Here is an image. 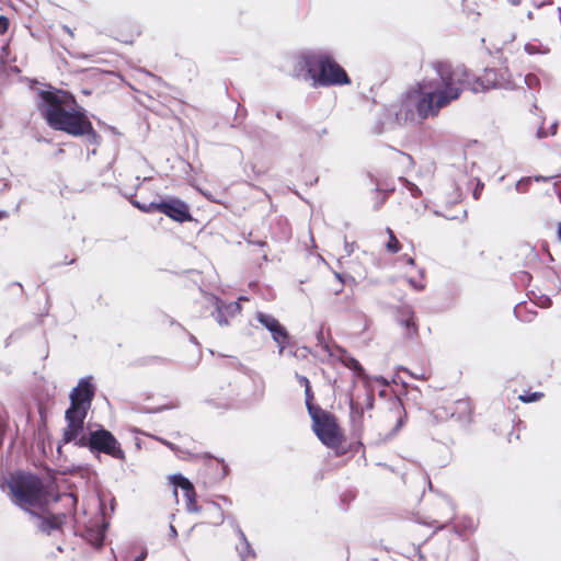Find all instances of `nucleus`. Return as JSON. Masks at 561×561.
Segmentation results:
<instances>
[{"label": "nucleus", "mask_w": 561, "mask_h": 561, "mask_svg": "<svg viewBox=\"0 0 561 561\" xmlns=\"http://www.w3.org/2000/svg\"><path fill=\"white\" fill-rule=\"evenodd\" d=\"M408 264H410V265H414V259L409 257V259H408Z\"/></svg>", "instance_id": "55"}, {"label": "nucleus", "mask_w": 561, "mask_h": 561, "mask_svg": "<svg viewBox=\"0 0 561 561\" xmlns=\"http://www.w3.org/2000/svg\"><path fill=\"white\" fill-rule=\"evenodd\" d=\"M433 69V78L422 80L417 89L402 96L394 114L398 124L421 123L428 117H435L442 108L461 95L466 80L463 66L436 62Z\"/></svg>", "instance_id": "1"}, {"label": "nucleus", "mask_w": 561, "mask_h": 561, "mask_svg": "<svg viewBox=\"0 0 561 561\" xmlns=\"http://www.w3.org/2000/svg\"><path fill=\"white\" fill-rule=\"evenodd\" d=\"M497 76L499 75H496V69L490 68L485 69L481 77L471 80L469 78L468 71L466 70L463 89L467 88L473 93L486 92L491 89H497Z\"/></svg>", "instance_id": "12"}, {"label": "nucleus", "mask_w": 561, "mask_h": 561, "mask_svg": "<svg viewBox=\"0 0 561 561\" xmlns=\"http://www.w3.org/2000/svg\"><path fill=\"white\" fill-rule=\"evenodd\" d=\"M296 378H297V381L305 387H309L310 386V382H309V379L305 376H301L299 374H296Z\"/></svg>", "instance_id": "38"}, {"label": "nucleus", "mask_w": 561, "mask_h": 561, "mask_svg": "<svg viewBox=\"0 0 561 561\" xmlns=\"http://www.w3.org/2000/svg\"><path fill=\"white\" fill-rule=\"evenodd\" d=\"M511 4L517 5L520 3V0H507Z\"/></svg>", "instance_id": "53"}, {"label": "nucleus", "mask_w": 561, "mask_h": 561, "mask_svg": "<svg viewBox=\"0 0 561 561\" xmlns=\"http://www.w3.org/2000/svg\"><path fill=\"white\" fill-rule=\"evenodd\" d=\"M474 561H477V560H474Z\"/></svg>", "instance_id": "61"}, {"label": "nucleus", "mask_w": 561, "mask_h": 561, "mask_svg": "<svg viewBox=\"0 0 561 561\" xmlns=\"http://www.w3.org/2000/svg\"><path fill=\"white\" fill-rule=\"evenodd\" d=\"M78 447H88L92 454L102 453L115 459L125 460V451L115 436L104 427L91 431L89 436H81L77 442Z\"/></svg>", "instance_id": "5"}, {"label": "nucleus", "mask_w": 561, "mask_h": 561, "mask_svg": "<svg viewBox=\"0 0 561 561\" xmlns=\"http://www.w3.org/2000/svg\"><path fill=\"white\" fill-rule=\"evenodd\" d=\"M308 413L312 420V425H316L317 422H320L322 419L323 413H328L327 411H323L320 407H314L312 403L309 405H306Z\"/></svg>", "instance_id": "22"}, {"label": "nucleus", "mask_w": 561, "mask_h": 561, "mask_svg": "<svg viewBox=\"0 0 561 561\" xmlns=\"http://www.w3.org/2000/svg\"><path fill=\"white\" fill-rule=\"evenodd\" d=\"M87 414L80 411H76L75 407H69L66 410L65 419L67 421V427L64 430V443L76 442L82 436L83 424Z\"/></svg>", "instance_id": "10"}, {"label": "nucleus", "mask_w": 561, "mask_h": 561, "mask_svg": "<svg viewBox=\"0 0 561 561\" xmlns=\"http://www.w3.org/2000/svg\"><path fill=\"white\" fill-rule=\"evenodd\" d=\"M255 319L271 333L273 341L278 345V353L283 354L289 341L286 328L275 317L262 311L255 313Z\"/></svg>", "instance_id": "9"}, {"label": "nucleus", "mask_w": 561, "mask_h": 561, "mask_svg": "<svg viewBox=\"0 0 561 561\" xmlns=\"http://www.w3.org/2000/svg\"><path fill=\"white\" fill-rule=\"evenodd\" d=\"M409 283L411 284L412 287H414L417 290H422L424 288L423 284L415 282L413 278H410Z\"/></svg>", "instance_id": "41"}, {"label": "nucleus", "mask_w": 561, "mask_h": 561, "mask_svg": "<svg viewBox=\"0 0 561 561\" xmlns=\"http://www.w3.org/2000/svg\"><path fill=\"white\" fill-rule=\"evenodd\" d=\"M387 232L389 234V241L386 244V248L391 253H397L400 250V242L396 238L393 231L390 228H387Z\"/></svg>", "instance_id": "23"}, {"label": "nucleus", "mask_w": 561, "mask_h": 561, "mask_svg": "<svg viewBox=\"0 0 561 561\" xmlns=\"http://www.w3.org/2000/svg\"><path fill=\"white\" fill-rule=\"evenodd\" d=\"M36 105L48 126L73 137L85 136L91 145H99L101 136L93 129L87 111L78 106L73 94L53 87L37 91Z\"/></svg>", "instance_id": "2"}, {"label": "nucleus", "mask_w": 561, "mask_h": 561, "mask_svg": "<svg viewBox=\"0 0 561 561\" xmlns=\"http://www.w3.org/2000/svg\"><path fill=\"white\" fill-rule=\"evenodd\" d=\"M239 540L240 542L236 546V549L239 553L240 561H247L249 558H255V551L248 541L247 536H244V539Z\"/></svg>", "instance_id": "18"}, {"label": "nucleus", "mask_w": 561, "mask_h": 561, "mask_svg": "<svg viewBox=\"0 0 561 561\" xmlns=\"http://www.w3.org/2000/svg\"><path fill=\"white\" fill-rule=\"evenodd\" d=\"M94 386L91 382L90 377L81 378L78 386L75 387L70 392V405L75 407L76 411L88 414L91 403L94 398Z\"/></svg>", "instance_id": "8"}, {"label": "nucleus", "mask_w": 561, "mask_h": 561, "mask_svg": "<svg viewBox=\"0 0 561 561\" xmlns=\"http://www.w3.org/2000/svg\"><path fill=\"white\" fill-rule=\"evenodd\" d=\"M497 89L514 90L518 87V82L513 78L507 67L496 69Z\"/></svg>", "instance_id": "14"}, {"label": "nucleus", "mask_w": 561, "mask_h": 561, "mask_svg": "<svg viewBox=\"0 0 561 561\" xmlns=\"http://www.w3.org/2000/svg\"><path fill=\"white\" fill-rule=\"evenodd\" d=\"M249 243H252V244H256L259 247H265L266 245V242L265 241H251V240H248Z\"/></svg>", "instance_id": "49"}, {"label": "nucleus", "mask_w": 561, "mask_h": 561, "mask_svg": "<svg viewBox=\"0 0 561 561\" xmlns=\"http://www.w3.org/2000/svg\"><path fill=\"white\" fill-rule=\"evenodd\" d=\"M227 519H228V524L236 531V534L239 537V539H244L245 534L243 533V530L239 526L237 519L234 517H230V516Z\"/></svg>", "instance_id": "31"}, {"label": "nucleus", "mask_w": 561, "mask_h": 561, "mask_svg": "<svg viewBox=\"0 0 561 561\" xmlns=\"http://www.w3.org/2000/svg\"><path fill=\"white\" fill-rule=\"evenodd\" d=\"M524 49H525V51L528 55H534V54H538V53H546V50H541V48L539 46H536L535 44H531V43H527L524 46Z\"/></svg>", "instance_id": "32"}, {"label": "nucleus", "mask_w": 561, "mask_h": 561, "mask_svg": "<svg viewBox=\"0 0 561 561\" xmlns=\"http://www.w3.org/2000/svg\"><path fill=\"white\" fill-rule=\"evenodd\" d=\"M305 396H306V405H309L310 403H312L313 393L311 390V386L305 387Z\"/></svg>", "instance_id": "36"}, {"label": "nucleus", "mask_w": 561, "mask_h": 561, "mask_svg": "<svg viewBox=\"0 0 561 561\" xmlns=\"http://www.w3.org/2000/svg\"><path fill=\"white\" fill-rule=\"evenodd\" d=\"M350 408H351V411L355 410V403L352 399L350 400Z\"/></svg>", "instance_id": "54"}, {"label": "nucleus", "mask_w": 561, "mask_h": 561, "mask_svg": "<svg viewBox=\"0 0 561 561\" xmlns=\"http://www.w3.org/2000/svg\"><path fill=\"white\" fill-rule=\"evenodd\" d=\"M201 513L205 515L207 524L221 525L225 522L224 511L220 505L214 501H207L201 505Z\"/></svg>", "instance_id": "13"}, {"label": "nucleus", "mask_w": 561, "mask_h": 561, "mask_svg": "<svg viewBox=\"0 0 561 561\" xmlns=\"http://www.w3.org/2000/svg\"><path fill=\"white\" fill-rule=\"evenodd\" d=\"M213 305L215 306V311L211 312V316L215 318V320L218 322L220 327H227L229 324V321L227 319V313L224 311V301L213 296L211 297Z\"/></svg>", "instance_id": "16"}, {"label": "nucleus", "mask_w": 561, "mask_h": 561, "mask_svg": "<svg viewBox=\"0 0 561 561\" xmlns=\"http://www.w3.org/2000/svg\"><path fill=\"white\" fill-rule=\"evenodd\" d=\"M312 430L320 442L330 448H335L341 444V435L334 415L323 413L320 422L312 425Z\"/></svg>", "instance_id": "7"}, {"label": "nucleus", "mask_w": 561, "mask_h": 561, "mask_svg": "<svg viewBox=\"0 0 561 561\" xmlns=\"http://www.w3.org/2000/svg\"><path fill=\"white\" fill-rule=\"evenodd\" d=\"M482 188H483V183L478 182V184H477L476 188L473 190V197H474V199H478V198H479V196H480V194H481Z\"/></svg>", "instance_id": "40"}, {"label": "nucleus", "mask_w": 561, "mask_h": 561, "mask_svg": "<svg viewBox=\"0 0 561 561\" xmlns=\"http://www.w3.org/2000/svg\"><path fill=\"white\" fill-rule=\"evenodd\" d=\"M183 492H184V497L186 501V511L188 513H199L201 506L197 505V503H196V493H195L193 484H191V486L185 489Z\"/></svg>", "instance_id": "17"}, {"label": "nucleus", "mask_w": 561, "mask_h": 561, "mask_svg": "<svg viewBox=\"0 0 561 561\" xmlns=\"http://www.w3.org/2000/svg\"><path fill=\"white\" fill-rule=\"evenodd\" d=\"M537 304L542 308H547V307L551 306V299H550V297L542 295V296L538 297Z\"/></svg>", "instance_id": "34"}, {"label": "nucleus", "mask_w": 561, "mask_h": 561, "mask_svg": "<svg viewBox=\"0 0 561 561\" xmlns=\"http://www.w3.org/2000/svg\"><path fill=\"white\" fill-rule=\"evenodd\" d=\"M523 81L530 90L535 89V87L539 84V79L534 73H527L524 77Z\"/></svg>", "instance_id": "29"}, {"label": "nucleus", "mask_w": 561, "mask_h": 561, "mask_svg": "<svg viewBox=\"0 0 561 561\" xmlns=\"http://www.w3.org/2000/svg\"><path fill=\"white\" fill-rule=\"evenodd\" d=\"M291 64V77L313 89L351 84L345 69L325 49H300L294 54Z\"/></svg>", "instance_id": "3"}, {"label": "nucleus", "mask_w": 561, "mask_h": 561, "mask_svg": "<svg viewBox=\"0 0 561 561\" xmlns=\"http://www.w3.org/2000/svg\"><path fill=\"white\" fill-rule=\"evenodd\" d=\"M7 485L12 503L26 513L46 507L49 503V492L36 474L16 471L10 474Z\"/></svg>", "instance_id": "4"}, {"label": "nucleus", "mask_w": 561, "mask_h": 561, "mask_svg": "<svg viewBox=\"0 0 561 561\" xmlns=\"http://www.w3.org/2000/svg\"><path fill=\"white\" fill-rule=\"evenodd\" d=\"M403 316H407L405 318H402L399 322L402 327H404L408 331L409 336H413L417 333V325L414 321V314L413 312L407 308L403 312Z\"/></svg>", "instance_id": "19"}, {"label": "nucleus", "mask_w": 561, "mask_h": 561, "mask_svg": "<svg viewBox=\"0 0 561 561\" xmlns=\"http://www.w3.org/2000/svg\"><path fill=\"white\" fill-rule=\"evenodd\" d=\"M543 394L541 392H525L518 396V399L524 403L538 401Z\"/></svg>", "instance_id": "27"}, {"label": "nucleus", "mask_w": 561, "mask_h": 561, "mask_svg": "<svg viewBox=\"0 0 561 561\" xmlns=\"http://www.w3.org/2000/svg\"><path fill=\"white\" fill-rule=\"evenodd\" d=\"M19 209H20V204H18L16 207H15L16 211H19Z\"/></svg>", "instance_id": "60"}, {"label": "nucleus", "mask_w": 561, "mask_h": 561, "mask_svg": "<svg viewBox=\"0 0 561 561\" xmlns=\"http://www.w3.org/2000/svg\"><path fill=\"white\" fill-rule=\"evenodd\" d=\"M551 191L557 194V196L559 197V199L561 201V191L558 190V184L557 182H554L552 185H551Z\"/></svg>", "instance_id": "44"}, {"label": "nucleus", "mask_w": 561, "mask_h": 561, "mask_svg": "<svg viewBox=\"0 0 561 561\" xmlns=\"http://www.w3.org/2000/svg\"><path fill=\"white\" fill-rule=\"evenodd\" d=\"M375 402L374 394L371 392L367 393L366 396V407L367 409H373Z\"/></svg>", "instance_id": "39"}, {"label": "nucleus", "mask_w": 561, "mask_h": 561, "mask_svg": "<svg viewBox=\"0 0 561 561\" xmlns=\"http://www.w3.org/2000/svg\"><path fill=\"white\" fill-rule=\"evenodd\" d=\"M8 217V213L5 210H0V220Z\"/></svg>", "instance_id": "52"}, {"label": "nucleus", "mask_w": 561, "mask_h": 561, "mask_svg": "<svg viewBox=\"0 0 561 561\" xmlns=\"http://www.w3.org/2000/svg\"><path fill=\"white\" fill-rule=\"evenodd\" d=\"M170 536L175 538L178 536V531L173 525H170Z\"/></svg>", "instance_id": "46"}, {"label": "nucleus", "mask_w": 561, "mask_h": 561, "mask_svg": "<svg viewBox=\"0 0 561 561\" xmlns=\"http://www.w3.org/2000/svg\"><path fill=\"white\" fill-rule=\"evenodd\" d=\"M554 176H548V178H545V176H527V178H522L515 185L516 187V191L518 192H526L528 190V186L530 185L531 181H536V182H539V181H548L550 179H553Z\"/></svg>", "instance_id": "20"}, {"label": "nucleus", "mask_w": 561, "mask_h": 561, "mask_svg": "<svg viewBox=\"0 0 561 561\" xmlns=\"http://www.w3.org/2000/svg\"><path fill=\"white\" fill-rule=\"evenodd\" d=\"M172 482L176 488H181L183 491L192 484V482L182 474H174L172 477Z\"/></svg>", "instance_id": "25"}, {"label": "nucleus", "mask_w": 561, "mask_h": 561, "mask_svg": "<svg viewBox=\"0 0 561 561\" xmlns=\"http://www.w3.org/2000/svg\"><path fill=\"white\" fill-rule=\"evenodd\" d=\"M458 405L461 408L462 411H465V412L469 411V407H468L467 402L460 401V402H458Z\"/></svg>", "instance_id": "45"}, {"label": "nucleus", "mask_w": 561, "mask_h": 561, "mask_svg": "<svg viewBox=\"0 0 561 561\" xmlns=\"http://www.w3.org/2000/svg\"><path fill=\"white\" fill-rule=\"evenodd\" d=\"M41 512L28 511L30 519L33 525L42 533L51 535L56 530H61L67 516L64 513L53 514L46 507L39 508Z\"/></svg>", "instance_id": "6"}, {"label": "nucleus", "mask_w": 561, "mask_h": 561, "mask_svg": "<svg viewBox=\"0 0 561 561\" xmlns=\"http://www.w3.org/2000/svg\"><path fill=\"white\" fill-rule=\"evenodd\" d=\"M157 211L179 222L192 219L187 204L179 198H169L157 203Z\"/></svg>", "instance_id": "11"}, {"label": "nucleus", "mask_w": 561, "mask_h": 561, "mask_svg": "<svg viewBox=\"0 0 561 561\" xmlns=\"http://www.w3.org/2000/svg\"><path fill=\"white\" fill-rule=\"evenodd\" d=\"M547 0H533V3L537 7H541L546 3Z\"/></svg>", "instance_id": "51"}, {"label": "nucleus", "mask_w": 561, "mask_h": 561, "mask_svg": "<svg viewBox=\"0 0 561 561\" xmlns=\"http://www.w3.org/2000/svg\"><path fill=\"white\" fill-rule=\"evenodd\" d=\"M133 205L135 207H137L138 209H140L141 211H144V213H151V211L157 210V203L156 202H151L148 205L147 204H141L139 202H133Z\"/></svg>", "instance_id": "30"}, {"label": "nucleus", "mask_w": 561, "mask_h": 561, "mask_svg": "<svg viewBox=\"0 0 561 561\" xmlns=\"http://www.w3.org/2000/svg\"><path fill=\"white\" fill-rule=\"evenodd\" d=\"M345 365L350 369H352L358 377H362L364 379H369V377L365 373V369L363 368V366L356 358H354V357L347 358Z\"/></svg>", "instance_id": "21"}, {"label": "nucleus", "mask_w": 561, "mask_h": 561, "mask_svg": "<svg viewBox=\"0 0 561 561\" xmlns=\"http://www.w3.org/2000/svg\"><path fill=\"white\" fill-rule=\"evenodd\" d=\"M82 92H83L84 94H90V91H88V90H83Z\"/></svg>", "instance_id": "58"}, {"label": "nucleus", "mask_w": 561, "mask_h": 561, "mask_svg": "<svg viewBox=\"0 0 561 561\" xmlns=\"http://www.w3.org/2000/svg\"><path fill=\"white\" fill-rule=\"evenodd\" d=\"M454 517V514L451 513L450 516L448 517V520H451Z\"/></svg>", "instance_id": "59"}, {"label": "nucleus", "mask_w": 561, "mask_h": 561, "mask_svg": "<svg viewBox=\"0 0 561 561\" xmlns=\"http://www.w3.org/2000/svg\"><path fill=\"white\" fill-rule=\"evenodd\" d=\"M556 229H557V236H558V238L561 240V221H559V222L557 224Z\"/></svg>", "instance_id": "50"}, {"label": "nucleus", "mask_w": 561, "mask_h": 561, "mask_svg": "<svg viewBox=\"0 0 561 561\" xmlns=\"http://www.w3.org/2000/svg\"><path fill=\"white\" fill-rule=\"evenodd\" d=\"M62 30L69 34L71 37H73V32L68 25H62Z\"/></svg>", "instance_id": "47"}, {"label": "nucleus", "mask_w": 561, "mask_h": 561, "mask_svg": "<svg viewBox=\"0 0 561 561\" xmlns=\"http://www.w3.org/2000/svg\"><path fill=\"white\" fill-rule=\"evenodd\" d=\"M9 27V20L8 18L0 15V34H3L7 32Z\"/></svg>", "instance_id": "35"}, {"label": "nucleus", "mask_w": 561, "mask_h": 561, "mask_svg": "<svg viewBox=\"0 0 561 561\" xmlns=\"http://www.w3.org/2000/svg\"><path fill=\"white\" fill-rule=\"evenodd\" d=\"M221 499H222L226 503L231 504L230 500H229V499H227L226 496H222Z\"/></svg>", "instance_id": "57"}, {"label": "nucleus", "mask_w": 561, "mask_h": 561, "mask_svg": "<svg viewBox=\"0 0 561 561\" xmlns=\"http://www.w3.org/2000/svg\"><path fill=\"white\" fill-rule=\"evenodd\" d=\"M216 465L217 466H221V472L217 474V477L219 479L224 478L226 476V465L225 463H219L218 460H215Z\"/></svg>", "instance_id": "43"}, {"label": "nucleus", "mask_w": 561, "mask_h": 561, "mask_svg": "<svg viewBox=\"0 0 561 561\" xmlns=\"http://www.w3.org/2000/svg\"><path fill=\"white\" fill-rule=\"evenodd\" d=\"M148 551L146 548H144L138 557L135 558L134 561H145L147 558Z\"/></svg>", "instance_id": "42"}, {"label": "nucleus", "mask_w": 561, "mask_h": 561, "mask_svg": "<svg viewBox=\"0 0 561 561\" xmlns=\"http://www.w3.org/2000/svg\"><path fill=\"white\" fill-rule=\"evenodd\" d=\"M558 131V122H552L549 126V130H546V128L542 126L538 129L537 131V137L538 138H543V137H547L548 134L550 135H556Z\"/></svg>", "instance_id": "26"}, {"label": "nucleus", "mask_w": 561, "mask_h": 561, "mask_svg": "<svg viewBox=\"0 0 561 561\" xmlns=\"http://www.w3.org/2000/svg\"><path fill=\"white\" fill-rule=\"evenodd\" d=\"M190 341H191V342H193V343H197V342H196V337H195V336H193V335H191V336H190Z\"/></svg>", "instance_id": "56"}, {"label": "nucleus", "mask_w": 561, "mask_h": 561, "mask_svg": "<svg viewBox=\"0 0 561 561\" xmlns=\"http://www.w3.org/2000/svg\"><path fill=\"white\" fill-rule=\"evenodd\" d=\"M355 243L348 242L346 239L344 240V250L346 255H351L354 252Z\"/></svg>", "instance_id": "37"}, {"label": "nucleus", "mask_w": 561, "mask_h": 561, "mask_svg": "<svg viewBox=\"0 0 561 561\" xmlns=\"http://www.w3.org/2000/svg\"><path fill=\"white\" fill-rule=\"evenodd\" d=\"M391 412L397 415V421H396V425L394 427L392 428V431L387 434V436L385 437L386 440H389L391 438H393L398 433L399 431L402 428V426L404 425L405 423V419H407V415H405V412H404V409L402 407V404L400 402H396L393 404V408L391 409Z\"/></svg>", "instance_id": "15"}, {"label": "nucleus", "mask_w": 561, "mask_h": 561, "mask_svg": "<svg viewBox=\"0 0 561 561\" xmlns=\"http://www.w3.org/2000/svg\"><path fill=\"white\" fill-rule=\"evenodd\" d=\"M105 539V533L104 530H98L92 533L90 540H92L93 545L98 548H101L103 546Z\"/></svg>", "instance_id": "28"}, {"label": "nucleus", "mask_w": 561, "mask_h": 561, "mask_svg": "<svg viewBox=\"0 0 561 561\" xmlns=\"http://www.w3.org/2000/svg\"><path fill=\"white\" fill-rule=\"evenodd\" d=\"M375 380H376L377 382L382 383L383 386H387V385H388V381H387L383 377H381V376H380V377H375Z\"/></svg>", "instance_id": "48"}, {"label": "nucleus", "mask_w": 561, "mask_h": 561, "mask_svg": "<svg viewBox=\"0 0 561 561\" xmlns=\"http://www.w3.org/2000/svg\"><path fill=\"white\" fill-rule=\"evenodd\" d=\"M224 311L227 313V316L234 317L236 314L240 313L241 306L239 301H233L230 304H226L224 301Z\"/></svg>", "instance_id": "24"}, {"label": "nucleus", "mask_w": 561, "mask_h": 561, "mask_svg": "<svg viewBox=\"0 0 561 561\" xmlns=\"http://www.w3.org/2000/svg\"><path fill=\"white\" fill-rule=\"evenodd\" d=\"M407 188L413 197H419L422 194V191L412 182L407 181Z\"/></svg>", "instance_id": "33"}]
</instances>
